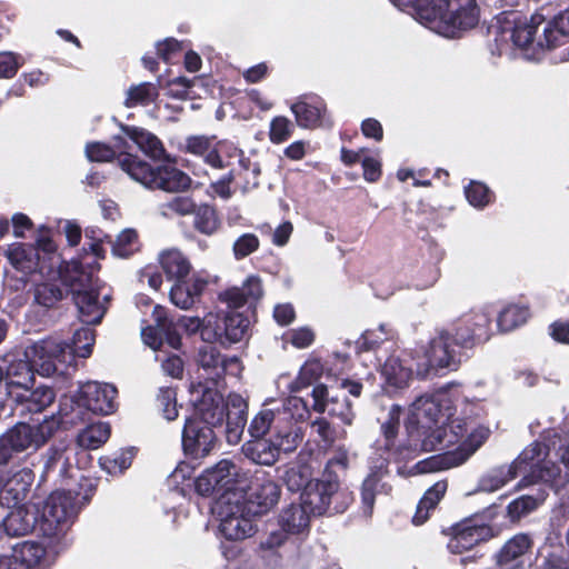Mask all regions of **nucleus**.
Returning a JSON list of instances; mask_svg holds the SVG:
<instances>
[{
	"label": "nucleus",
	"mask_w": 569,
	"mask_h": 569,
	"mask_svg": "<svg viewBox=\"0 0 569 569\" xmlns=\"http://www.w3.org/2000/svg\"><path fill=\"white\" fill-rule=\"evenodd\" d=\"M452 409V396L446 390L421 396L411 405L407 428L423 430V451L443 452L419 461L415 466L418 473L463 463L489 437L487 427L470 417H453Z\"/></svg>",
	"instance_id": "f257e3e1"
},
{
	"label": "nucleus",
	"mask_w": 569,
	"mask_h": 569,
	"mask_svg": "<svg viewBox=\"0 0 569 569\" xmlns=\"http://www.w3.org/2000/svg\"><path fill=\"white\" fill-rule=\"evenodd\" d=\"M190 396L194 407L191 419H198L213 428L221 426L226 419L228 442L237 445L241 440L248 410V403L241 395L230 393L224 402L214 386L197 381L191 383Z\"/></svg>",
	"instance_id": "f03ea898"
},
{
	"label": "nucleus",
	"mask_w": 569,
	"mask_h": 569,
	"mask_svg": "<svg viewBox=\"0 0 569 569\" xmlns=\"http://www.w3.org/2000/svg\"><path fill=\"white\" fill-rule=\"evenodd\" d=\"M547 446L532 442L508 466L495 468L483 475L478 483L480 491L493 492L523 473L521 483L529 485L536 480L551 482L559 473V468L549 459Z\"/></svg>",
	"instance_id": "7ed1b4c3"
},
{
	"label": "nucleus",
	"mask_w": 569,
	"mask_h": 569,
	"mask_svg": "<svg viewBox=\"0 0 569 569\" xmlns=\"http://www.w3.org/2000/svg\"><path fill=\"white\" fill-rule=\"evenodd\" d=\"M418 17L419 22L431 31L457 38L479 23L480 10L476 0H446L420 8Z\"/></svg>",
	"instance_id": "20e7f679"
},
{
	"label": "nucleus",
	"mask_w": 569,
	"mask_h": 569,
	"mask_svg": "<svg viewBox=\"0 0 569 569\" xmlns=\"http://www.w3.org/2000/svg\"><path fill=\"white\" fill-rule=\"evenodd\" d=\"M59 274L63 284L72 290L81 321L99 323L106 313V303L110 298L108 292H102L104 287H101L98 280H93L92 274L86 272L81 263L76 260L67 262Z\"/></svg>",
	"instance_id": "39448f33"
},
{
	"label": "nucleus",
	"mask_w": 569,
	"mask_h": 569,
	"mask_svg": "<svg viewBox=\"0 0 569 569\" xmlns=\"http://www.w3.org/2000/svg\"><path fill=\"white\" fill-rule=\"evenodd\" d=\"M117 390L108 383L89 381L60 399V413L70 425L86 420L88 412L109 415L116 410Z\"/></svg>",
	"instance_id": "423d86ee"
},
{
	"label": "nucleus",
	"mask_w": 569,
	"mask_h": 569,
	"mask_svg": "<svg viewBox=\"0 0 569 569\" xmlns=\"http://www.w3.org/2000/svg\"><path fill=\"white\" fill-rule=\"evenodd\" d=\"M401 415V408L399 406H392L389 411L388 420L382 423V431L386 438V456H381L377 460L372 458L371 472L367 476L361 485V502L363 512L371 515L375 505V498L377 493L382 492L385 485L381 483L383 471L386 470L389 460L393 457L397 460H405L413 458L415 450L398 448L391 450L390 443L395 438L399 419Z\"/></svg>",
	"instance_id": "0eeeda50"
},
{
	"label": "nucleus",
	"mask_w": 569,
	"mask_h": 569,
	"mask_svg": "<svg viewBox=\"0 0 569 569\" xmlns=\"http://www.w3.org/2000/svg\"><path fill=\"white\" fill-rule=\"evenodd\" d=\"M120 166L133 180L147 188L181 192L191 184V178L180 169L170 164L153 169L137 156L126 154L120 159Z\"/></svg>",
	"instance_id": "6e6552de"
},
{
	"label": "nucleus",
	"mask_w": 569,
	"mask_h": 569,
	"mask_svg": "<svg viewBox=\"0 0 569 569\" xmlns=\"http://www.w3.org/2000/svg\"><path fill=\"white\" fill-rule=\"evenodd\" d=\"M249 471L234 462L223 459L213 467L206 469L196 480V490L201 496L220 493L241 495L248 487Z\"/></svg>",
	"instance_id": "1a4fd4ad"
},
{
	"label": "nucleus",
	"mask_w": 569,
	"mask_h": 569,
	"mask_svg": "<svg viewBox=\"0 0 569 569\" xmlns=\"http://www.w3.org/2000/svg\"><path fill=\"white\" fill-rule=\"evenodd\" d=\"M351 501V492L341 489L337 479H315L300 496V503L312 516H321L329 510L343 512Z\"/></svg>",
	"instance_id": "9d476101"
},
{
	"label": "nucleus",
	"mask_w": 569,
	"mask_h": 569,
	"mask_svg": "<svg viewBox=\"0 0 569 569\" xmlns=\"http://www.w3.org/2000/svg\"><path fill=\"white\" fill-rule=\"evenodd\" d=\"M242 496L228 493L219 497L213 511L219 518V531L229 540H241L256 532L254 516H249L242 503Z\"/></svg>",
	"instance_id": "9b49d317"
},
{
	"label": "nucleus",
	"mask_w": 569,
	"mask_h": 569,
	"mask_svg": "<svg viewBox=\"0 0 569 569\" xmlns=\"http://www.w3.org/2000/svg\"><path fill=\"white\" fill-rule=\"evenodd\" d=\"M76 495L71 490H56L44 500L38 530L46 537L63 533L77 515Z\"/></svg>",
	"instance_id": "f8f14e48"
},
{
	"label": "nucleus",
	"mask_w": 569,
	"mask_h": 569,
	"mask_svg": "<svg viewBox=\"0 0 569 569\" xmlns=\"http://www.w3.org/2000/svg\"><path fill=\"white\" fill-rule=\"evenodd\" d=\"M502 33H509L515 46L526 51V57L531 60L540 58L549 48L537 47L539 38H543V17L533 14L530 20L521 19L517 12L503 13L499 18Z\"/></svg>",
	"instance_id": "ddd939ff"
},
{
	"label": "nucleus",
	"mask_w": 569,
	"mask_h": 569,
	"mask_svg": "<svg viewBox=\"0 0 569 569\" xmlns=\"http://www.w3.org/2000/svg\"><path fill=\"white\" fill-rule=\"evenodd\" d=\"M22 356L27 358L34 371L41 376L66 375L73 366V356L57 339H44L28 346Z\"/></svg>",
	"instance_id": "4468645a"
},
{
	"label": "nucleus",
	"mask_w": 569,
	"mask_h": 569,
	"mask_svg": "<svg viewBox=\"0 0 569 569\" xmlns=\"http://www.w3.org/2000/svg\"><path fill=\"white\" fill-rule=\"evenodd\" d=\"M279 485L267 473L259 472L253 477L249 473L248 487L242 496V503L249 516H262L269 512L280 499Z\"/></svg>",
	"instance_id": "2eb2a0df"
},
{
	"label": "nucleus",
	"mask_w": 569,
	"mask_h": 569,
	"mask_svg": "<svg viewBox=\"0 0 569 569\" xmlns=\"http://www.w3.org/2000/svg\"><path fill=\"white\" fill-rule=\"evenodd\" d=\"M311 515L299 503H290L278 515L279 529L271 531L261 541V548L272 550L281 547L290 536H303L309 531Z\"/></svg>",
	"instance_id": "dca6fc26"
},
{
	"label": "nucleus",
	"mask_w": 569,
	"mask_h": 569,
	"mask_svg": "<svg viewBox=\"0 0 569 569\" xmlns=\"http://www.w3.org/2000/svg\"><path fill=\"white\" fill-rule=\"evenodd\" d=\"M491 315V306H483L462 316L451 327L456 343L467 346L475 341H486L489 338Z\"/></svg>",
	"instance_id": "f3484780"
},
{
	"label": "nucleus",
	"mask_w": 569,
	"mask_h": 569,
	"mask_svg": "<svg viewBox=\"0 0 569 569\" xmlns=\"http://www.w3.org/2000/svg\"><path fill=\"white\" fill-rule=\"evenodd\" d=\"M186 150L192 154L201 156L213 168L233 167L231 157L241 156V150L229 142L213 143L206 136H191L186 139Z\"/></svg>",
	"instance_id": "a211bd4d"
},
{
	"label": "nucleus",
	"mask_w": 569,
	"mask_h": 569,
	"mask_svg": "<svg viewBox=\"0 0 569 569\" xmlns=\"http://www.w3.org/2000/svg\"><path fill=\"white\" fill-rule=\"evenodd\" d=\"M156 325L143 328L141 337L143 342L152 350L158 351L166 342L172 349H179L181 338L176 330V325L167 316V310L156 306L152 312Z\"/></svg>",
	"instance_id": "6ab92c4d"
},
{
	"label": "nucleus",
	"mask_w": 569,
	"mask_h": 569,
	"mask_svg": "<svg viewBox=\"0 0 569 569\" xmlns=\"http://www.w3.org/2000/svg\"><path fill=\"white\" fill-rule=\"evenodd\" d=\"M198 363V381L206 380L210 386H216L217 380L226 372L236 375L240 371V362L236 357L222 359L212 346H204L199 350Z\"/></svg>",
	"instance_id": "aec40b11"
},
{
	"label": "nucleus",
	"mask_w": 569,
	"mask_h": 569,
	"mask_svg": "<svg viewBox=\"0 0 569 569\" xmlns=\"http://www.w3.org/2000/svg\"><path fill=\"white\" fill-rule=\"evenodd\" d=\"M237 160L238 167L232 168L231 171L221 180L212 184L217 194L222 198H229L231 194L230 183L233 182L236 187L242 190H248L258 186V176L260 168L258 164H251L250 160L241 156L231 157V161Z\"/></svg>",
	"instance_id": "412c9836"
},
{
	"label": "nucleus",
	"mask_w": 569,
	"mask_h": 569,
	"mask_svg": "<svg viewBox=\"0 0 569 569\" xmlns=\"http://www.w3.org/2000/svg\"><path fill=\"white\" fill-rule=\"evenodd\" d=\"M213 427L198 419H188L182 431V447L186 453L200 458L210 452L214 445Z\"/></svg>",
	"instance_id": "4be33fe9"
},
{
	"label": "nucleus",
	"mask_w": 569,
	"mask_h": 569,
	"mask_svg": "<svg viewBox=\"0 0 569 569\" xmlns=\"http://www.w3.org/2000/svg\"><path fill=\"white\" fill-rule=\"evenodd\" d=\"M29 449L38 450L31 425L19 422L0 436V465H7L17 455Z\"/></svg>",
	"instance_id": "5701e85b"
},
{
	"label": "nucleus",
	"mask_w": 569,
	"mask_h": 569,
	"mask_svg": "<svg viewBox=\"0 0 569 569\" xmlns=\"http://www.w3.org/2000/svg\"><path fill=\"white\" fill-rule=\"evenodd\" d=\"M34 480V475L29 468L12 471H0V496L8 505H17L22 501Z\"/></svg>",
	"instance_id": "b1692460"
},
{
	"label": "nucleus",
	"mask_w": 569,
	"mask_h": 569,
	"mask_svg": "<svg viewBox=\"0 0 569 569\" xmlns=\"http://www.w3.org/2000/svg\"><path fill=\"white\" fill-rule=\"evenodd\" d=\"M491 536L492 530L489 526L467 520L455 528V532L448 542V549L452 553H462L488 540Z\"/></svg>",
	"instance_id": "393cba45"
},
{
	"label": "nucleus",
	"mask_w": 569,
	"mask_h": 569,
	"mask_svg": "<svg viewBox=\"0 0 569 569\" xmlns=\"http://www.w3.org/2000/svg\"><path fill=\"white\" fill-rule=\"evenodd\" d=\"M455 331L447 329L430 341L427 350L428 366L433 369L450 368L456 365Z\"/></svg>",
	"instance_id": "a878e982"
},
{
	"label": "nucleus",
	"mask_w": 569,
	"mask_h": 569,
	"mask_svg": "<svg viewBox=\"0 0 569 569\" xmlns=\"http://www.w3.org/2000/svg\"><path fill=\"white\" fill-rule=\"evenodd\" d=\"M263 295L262 282L258 276L247 277L240 287H231L219 295L220 301L228 308L238 309L247 303L257 302Z\"/></svg>",
	"instance_id": "bb28decb"
},
{
	"label": "nucleus",
	"mask_w": 569,
	"mask_h": 569,
	"mask_svg": "<svg viewBox=\"0 0 569 569\" xmlns=\"http://www.w3.org/2000/svg\"><path fill=\"white\" fill-rule=\"evenodd\" d=\"M9 365L4 371L7 392L13 397V388L27 391L33 382L34 369L30 361L21 353L10 355Z\"/></svg>",
	"instance_id": "cd10ccee"
},
{
	"label": "nucleus",
	"mask_w": 569,
	"mask_h": 569,
	"mask_svg": "<svg viewBox=\"0 0 569 569\" xmlns=\"http://www.w3.org/2000/svg\"><path fill=\"white\" fill-rule=\"evenodd\" d=\"M77 448L70 443L59 442L46 453L44 472L57 471L61 478L73 477Z\"/></svg>",
	"instance_id": "c85d7f7f"
},
{
	"label": "nucleus",
	"mask_w": 569,
	"mask_h": 569,
	"mask_svg": "<svg viewBox=\"0 0 569 569\" xmlns=\"http://www.w3.org/2000/svg\"><path fill=\"white\" fill-rule=\"evenodd\" d=\"M532 541L526 533H518L509 539L498 555V565L501 569H520L530 550Z\"/></svg>",
	"instance_id": "c756f323"
},
{
	"label": "nucleus",
	"mask_w": 569,
	"mask_h": 569,
	"mask_svg": "<svg viewBox=\"0 0 569 569\" xmlns=\"http://www.w3.org/2000/svg\"><path fill=\"white\" fill-rule=\"evenodd\" d=\"M7 257L10 263L23 273H32L37 270L43 274L46 270L44 261L41 260L37 248L24 243H14L7 250Z\"/></svg>",
	"instance_id": "7c9ffc66"
},
{
	"label": "nucleus",
	"mask_w": 569,
	"mask_h": 569,
	"mask_svg": "<svg viewBox=\"0 0 569 569\" xmlns=\"http://www.w3.org/2000/svg\"><path fill=\"white\" fill-rule=\"evenodd\" d=\"M207 284V280L196 276L178 280L170 290V300L180 309H190L199 300Z\"/></svg>",
	"instance_id": "2f4dec72"
},
{
	"label": "nucleus",
	"mask_w": 569,
	"mask_h": 569,
	"mask_svg": "<svg viewBox=\"0 0 569 569\" xmlns=\"http://www.w3.org/2000/svg\"><path fill=\"white\" fill-rule=\"evenodd\" d=\"M122 132L142 151L153 160L166 157V150L160 139L152 132L134 126H122Z\"/></svg>",
	"instance_id": "473e14b6"
},
{
	"label": "nucleus",
	"mask_w": 569,
	"mask_h": 569,
	"mask_svg": "<svg viewBox=\"0 0 569 569\" xmlns=\"http://www.w3.org/2000/svg\"><path fill=\"white\" fill-rule=\"evenodd\" d=\"M242 446L243 455L252 462L261 466H273L280 458L272 438L252 437Z\"/></svg>",
	"instance_id": "72a5a7b5"
},
{
	"label": "nucleus",
	"mask_w": 569,
	"mask_h": 569,
	"mask_svg": "<svg viewBox=\"0 0 569 569\" xmlns=\"http://www.w3.org/2000/svg\"><path fill=\"white\" fill-rule=\"evenodd\" d=\"M296 122L301 128H316L322 124L326 108L319 99L299 100L291 106Z\"/></svg>",
	"instance_id": "f704fd0d"
},
{
	"label": "nucleus",
	"mask_w": 569,
	"mask_h": 569,
	"mask_svg": "<svg viewBox=\"0 0 569 569\" xmlns=\"http://www.w3.org/2000/svg\"><path fill=\"white\" fill-rule=\"evenodd\" d=\"M569 37V9L560 11L552 20L543 24V38H539L537 47L555 48Z\"/></svg>",
	"instance_id": "c9c22d12"
},
{
	"label": "nucleus",
	"mask_w": 569,
	"mask_h": 569,
	"mask_svg": "<svg viewBox=\"0 0 569 569\" xmlns=\"http://www.w3.org/2000/svg\"><path fill=\"white\" fill-rule=\"evenodd\" d=\"M38 518L24 508H14L3 519L2 526L8 536L18 537L31 532L38 528Z\"/></svg>",
	"instance_id": "e433bc0d"
},
{
	"label": "nucleus",
	"mask_w": 569,
	"mask_h": 569,
	"mask_svg": "<svg viewBox=\"0 0 569 569\" xmlns=\"http://www.w3.org/2000/svg\"><path fill=\"white\" fill-rule=\"evenodd\" d=\"M160 264L167 277L174 281L184 279L191 270L187 257L176 249L163 251L160 254Z\"/></svg>",
	"instance_id": "4c0bfd02"
},
{
	"label": "nucleus",
	"mask_w": 569,
	"mask_h": 569,
	"mask_svg": "<svg viewBox=\"0 0 569 569\" xmlns=\"http://www.w3.org/2000/svg\"><path fill=\"white\" fill-rule=\"evenodd\" d=\"M381 375L389 386L401 389L408 386L412 369L406 365L405 360L391 356L383 363Z\"/></svg>",
	"instance_id": "58836bf2"
},
{
	"label": "nucleus",
	"mask_w": 569,
	"mask_h": 569,
	"mask_svg": "<svg viewBox=\"0 0 569 569\" xmlns=\"http://www.w3.org/2000/svg\"><path fill=\"white\" fill-rule=\"evenodd\" d=\"M305 432L299 426H276L273 441L279 455L293 452L302 442Z\"/></svg>",
	"instance_id": "ea45409f"
},
{
	"label": "nucleus",
	"mask_w": 569,
	"mask_h": 569,
	"mask_svg": "<svg viewBox=\"0 0 569 569\" xmlns=\"http://www.w3.org/2000/svg\"><path fill=\"white\" fill-rule=\"evenodd\" d=\"M64 266H59L57 272L58 279L51 278L49 281H43L36 284L34 288V300L38 305L47 308L53 307L63 297V291L60 288L59 282L63 283L60 278V270H63Z\"/></svg>",
	"instance_id": "a19ab883"
},
{
	"label": "nucleus",
	"mask_w": 569,
	"mask_h": 569,
	"mask_svg": "<svg viewBox=\"0 0 569 569\" xmlns=\"http://www.w3.org/2000/svg\"><path fill=\"white\" fill-rule=\"evenodd\" d=\"M110 437V426L97 422L88 426L77 437V443L82 449L94 450L101 447Z\"/></svg>",
	"instance_id": "79ce46f5"
},
{
	"label": "nucleus",
	"mask_w": 569,
	"mask_h": 569,
	"mask_svg": "<svg viewBox=\"0 0 569 569\" xmlns=\"http://www.w3.org/2000/svg\"><path fill=\"white\" fill-rule=\"evenodd\" d=\"M44 555L46 550L40 543L23 541L13 548L11 556L23 569H32L41 562Z\"/></svg>",
	"instance_id": "37998d69"
},
{
	"label": "nucleus",
	"mask_w": 569,
	"mask_h": 569,
	"mask_svg": "<svg viewBox=\"0 0 569 569\" xmlns=\"http://www.w3.org/2000/svg\"><path fill=\"white\" fill-rule=\"evenodd\" d=\"M24 395H17L16 400L26 402L29 412H41L52 405L56 399L54 391L46 386L36 388L33 391H24Z\"/></svg>",
	"instance_id": "c03bdc74"
},
{
	"label": "nucleus",
	"mask_w": 569,
	"mask_h": 569,
	"mask_svg": "<svg viewBox=\"0 0 569 569\" xmlns=\"http://www.w3.org/2000/svg\"><path fill=\"white\" fill-rule=\"evenodd\" d=\"M159 96L158 87L151 82H141L132 84L126 91L124 106L134 108L137 106H148L156 101Z\"/></svg>",
	"instance_id": "a18cd8bd"
},
{
	"label": "nucleus",
	"mask_w": 569,
	"mask_h": 569,
	"mask_svg": "<svg viewBox=\"0 0 569 569\" xmlns=\"http://www.w3.org/2000/svg\"><path fill=\"white\" fill-rule=\"evenodd\" d=\"M530 317L529 308L520 305H508L498 316V328L508 332L527 322Z\"/></svg>",
	"instance_id": "49530a36"
},
{
	"label": "nucleus",
	"mask_w": 569,
	"mask_h": 569,
	"mask_svg": "<svg viewBox=\"0 0 569 569\" xmlns=\"http://www.w3.org/2000/svg\"><path fill=\"white\" fill-rule=\"evenodd\" d=\"M224 313H208L203 319L201 338L203 341L220 345H228L227 335H224Z\"/></svg>",
	"instance_id": "de8ad7c7"
},
{
	"label": "nucleus",
	"mask_w": 569,
	"mask_h": 569,
	"mask_svg": "<svg viewBox=\"0 0 569 569\" xmlns=\"http://www.w3.org/2000/svg\"><path fill=\"white\" fill-rule=\"evenodd\" d=\"M196 206L197 203L191 197L179 196L160 203L158 212L164 218L191 216L196 212Z\"/></svg>",
	"instance_id": "09e8293b"
},
{
	"label": "nucleus",
	"mask_w": 569,
	"mask_h": 569,
	"mask_svg": "<svg viewBox=\"0 0 569 569\" xmlns=\"http://www.w3.org/2000/svg\"><path fill=\"white\" fill-rule=\"evenodd\" d=\"M276 409L278 411V420L281 422L287 419H291L295 422L305 421L310 415L307 402L296 396L287 398L282 406Z\"/></svg>",
	"instance_id": "8fccbe9b"
},
{
	"label": "nucleus",
	"mask_w": 569,
	"mask_h": 569,
	"mask_svg": "<svg viewBox=\"0 0 569 569\" xmlns=\"http://www.w3.org/2000/svg\"><path fill=\"white\" fill-rule=\"evenodd\" d=\"M224 335L228 345L241 341L249 328V320L242 313L236 311L224 312Z\"/></svg>",
	"instance_id": "3c124183"
},
{
	"label": "nucleus",
	"mask_w": 569,
	"mask_h": 569,
	"mask_svg": "<svg viewBox=\"0 0 569 569\" xmlns=\"http://www.w3.org/2000/svg\"><path fill=\"white\" fill-rule=\"evenodd\" d=\"M545 499L546 493L543 491H539L536 496H521L508 505V516L511 520H519L520 518L537 509V507L541 505Z\"/></svg>",
	"instance_id": "603ef678"
},
{
	"label": "nucleus",
	"mask_w": 569,
	"mask_h": 569,
	"mask_svg": "<svg viewBox=\"0 0 569 569\" xmlns=\"http://www.w3.org/2000/svg\"><path fill=\"white\" fill-rule=\"evenodd\" d=\"M280 423L276 408H262L251 420L248 430L251 437H264L272 427L276 429Z\"/></svg>",
	"instance_id": "864d4df0"
},
{
	"label": "nucleus",
	"mask_w": 569,
	"mask_h": 569,
	"mask_svg": "<svg viewBox=\"0 0 569 569\" xmlns=\"http://www.w3.org/2000/svg\"><path fill=\"white\" fill-rule=\"evenodd\" d=\"M140 248L138 232L134 229H124L112 243V253L119 258H128Z\"/></svg>",
	"instance_id": "5fc2aeb1"
},
{
	"label": "nucleus",
	"mask_w": 569,
	"mask_h": 569,
	"mask_svg": "<svg viewBox=\"0 0 569 569\" xmlns=\"http://www.w3.org/2000/svg\"><path fill=\"white\" fill-rule=\"evenodd\" d=\"M94 343V331L90 328H81L77 330L72 338V346H68L63 343V348L66 350H70L73 356V360L76 357L87 358L92 352V347Z\"/></svg>",
	"instance_id": "6e6d98bb"
},
{
	"label": "nucleus",
	"mask_w": 569,
	"mask_h": 569,
	"mask_svg": "<svg viewBox=\"0 0 569 569\" xmlns=\"http://www.w3.org/2000/svg\"><path fill=\"white\" fill-rule=\"evenodd\" d=\"M61 422L69 423L59 412V417L50 416L44 418L39 425L31 426L32 437L38 449L54 435Z\"/></svg>",
	"instance_id": "4d7b16f0"
},
{
	"label": "nucleus",
	"mask_w": 569,
	"mask_h": 569,
	"mask_svg": "<svg viewBox=\"0 0 569 569\" xmlns=\"http://www.w3.org/2000/svg\"><path fill=\"white\" fill-rule=\"evenodd\" d=\"M537 442L549 448V459L553 461V463L559 468V473L556 476V478L560 475L561 471L558 461H560L569 470V440L562 442L561 439L555 433L552 437Z\"/></svg>",
	"instance_id": "13d9d810"
},
{
	"label": "nucleus",
	"mask_w": 569,
	"mask_h": 569,
	"mask_svg": "<svg viewBox=\"0 0 569 569\" xmlns=\"http://www.w3.org/2000/svg\"><path fill=\"white\" fill-rule=\"evenodd\" d=\"M194 228L204 233L212 234L219 227V221L216 211L208 204L196 206Z\"/></svg>",
	"instance_id": "bf43d9fd"
},
{
	"label": "nucleus",
	"mask_w": 569,
	"mask_h": 569,
	"mask_svg": "<svg viewBox=\"0 0 569 569\" xmlns=\"http://www.w3.org/2000/svg\"><path fill=\"white\" fill-rule=\"evenodd\" d=\"M283 481L290 491H303L313 480L309 467L292 466L284 472Z\"/></svg>",
	"instance_id": "052dcab7"
},
{
	"label": "nucleus",
	"mask_w": 569,
	"mask_h": 569,
	"mask_svg": "<svg viewBox=\"0 0 569 569\" xmlns=\"http://www.w3.org/2000/svg\"><path fill=\"white\" fill-rule=\"evenodd\" d=\"M323 367L319 360H308L301 367L298 377L291 387L292 391H298L310 386L321 377Z\"/></svg>",
	"instance_id": "680f3d73"
},
{
	"label": "nucleus",
	"mask_w": 569,
	"mask_h": 569,
	"mask_svg": "<svg viewBox=\"0 0 569 569\" xmlns=\"http://www.w3.org/2000/svg\"><path fill=\"white\" fill-rule=\"evenodd\" d=\"M392 337V330L387 325H380L375 329L366 330L357 341L360 350H371L381 342Z\"/></svg>",
	"instance_id": "e2e57ef3"
},
{
	"label": "nucleus",
	"mask_w": 569,
	"mask_h": 569,
	"mask_svg": "<svg viewBox=\"0 0 569 569\" xmlns=\"http://www.w3.org/2000/svg\"><path fill=\"white\" fill-rule=\"evenodd\" d=\"M315 338L316 333L313 329L308 326L288 330L282 336L284 343H290L297 349H305L310 347L313 343Z\"/></svg>",
	"instance_id": "0e129e2a"
},
{
	"label": "nucleus",
	"mask_w": 569,
	"mask_h": 569,
	"mask_svg": "<svg viewBox=\"0 0 569 569\" xmlns=\"http://www.w3.org/2000/svg\"><path fill=\"white\" fill-rule=\"evenodd\" d=\"M327 411L331 417L339 418L347 426H350L355 418L351 402L346 397L342 399L332 397L327 406Z\"/></svg>",
	"instance_id": "69168bd1"
},
{
	"label": "nucleus",
	"mask_w": 569,
	"mask_h": 569,
	"mask_svg": "<svg viewBox=\"0 0 569 569\" xmlns=\"http://www.w3.org/2000/svg\"><path fill=\"white\" fill-rule=\"evenodd\" d=\"M293 131L291 121L282 116L274 117L270 122L269 138L272 143H281L288 140Z\"/></svg>",
	"instance_id": "338daca9"
},
{
	"label": "nucleus",
	"mask_w": 569,
	"mask_h": 569,
	"mask_svg": "<svg viewBox=\"0 0 569 569\" xmlns=\"http://www.w3.org/2000/svg\"><path fill=\"white\" fill-rule=\"evenodd\" d=\"M259 238L254 233H243L233 242V256L237 260L243 259L256 252L259 249Z\"/></svg>",
	"instance_id": "774afa93"
}]
</instances>
